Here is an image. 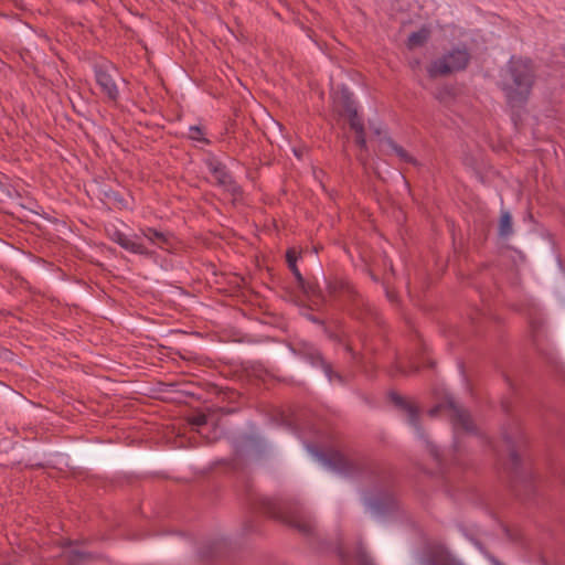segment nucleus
<instances>
[{
	"label": "nucleus",
	"mask_w": 565,
	"mask_h": 565,
	"mask_svg": "<svg viewBox=\"0 0 565 565\" xmlns=\"http://www.w3.org/2000/svg\"><path fill=\"white\" fill-rule=\"evenodd\" d=\"M227 540L221 537L207 541L199 550V555L203 562H211L226 555L228 551Z\"/></svg>",
	"instance_id": "dca6fc26"
},
{
	"label": "nucleus",
	"mask_w": 565,
	"mask_h": 565,
	"mask_svg": "<svg viewBox=\"0 0 565 565\" xmlns=\"http://www.w3.org/2000/svg\"><path fill=\"white\" fill-rule=\"evenodd\" d=\"M189 138L195 141L210 145V140L204 137V129L201 126H191Z\"/></svg>",
	"instance_id": "c85d7f7f"
},
{
	"label": "nucleus",
	"mask_w": 565,
	"mask_h": 565,
	"mask_svg": "<svg viewBox=\"0 0 565 565\" xmlns=\"http://www.w3.org/2000/svg\"><path fill=\"white\" fill-rule=\"evenodd\" d=\"M291 350L297 356L306 360L312 366L321 367L328 377L329 383H332L333 381H337L340 384L344 383L343 376L333 370L332 364L326 360L322 352L313 344L300 343L296 348H291Z\"/></svg>",
	"instance_id": "6e6552de"
},
{
	"label": "nucleus",
	"mask_w": 565,
	"mask_h": 565,
	"mask_svg": "<svg viewBox=\"0 0 565 565\" xmlns=\"http://www.w3.org/2000/svg\"><path fill=\"white\" fill-rule=\"evenodd\" d=\"M266 443L253 435H243L233 443V466L237 467L245 457L260 458L266 452Z\"/></svg>",
	"instance_id": "9b49d317"
},
{
	"label": "nucleus",
	"mask_w": 565,
	"mask_h": 565,
	"mask_svg": "<svg viewBox=\"0 0 565 565\" xmlns=\"http://www.w3.org/2000/svg\"><path fill=\"white\" fill-rule=\"evenodd\" d=\"M356 563L358 565H373L371 559L361 551L356 554Z\"/></svg>",
	"instance_id": "f704fd0d"
},
{
	"label": "nucleus",
	"mask_w": 565,
	"mask_h": 565,
	"mask_svg": "<svg viewBox=\"0 0 565 565\" xmlns=\"http://www.w3.org/2000/svg\"><path fill=\"white\" fill-rule=\"evenodd\" d=\"M306 317L312 323L320 326L322 328V330L324 329V326H328L324 320L320 319L319 317H317L315 315L309 313Z\"/></svg>",
	"instance_id": "e433bc0d"
},
{
	"label": "nucleus",
	"mask_w": 565,
	"mask_h": 565,
	"mask_svg": "<svg viewBox=\"0 0 565 565\" xmlns=\"http://www.w3.org/2000/svg\"><path fill=\"white\" fill-rule=\"evenodd\" d=\"M559 479L563 483H565V477L563 475H559Z\"/></svg>",
	"instance_id": "c03bdc74"
},
{
	"label": "nucleus",
	"mask_w": 565,
	"mask_h": 565,
	"mask_svg": "<svg viewBox=\"0 0 565 565\" xmlns=\"http://www.w3.org/2000/svg\"><path fill=\"white\" fill-rule=\"evenodd\" d=\"M333 110L339 118H344L349 126L351 122L363 120L358 111V103L354 99V95L345 85L340 86L333 97Z\"/></svg>",
	"instance_id": "1a4fd4ad"
},
{
	"label": "nucleus",
	"mask_w": 565,
	"mask_h": 565,
	"mask_svg": "<svg viewBox=\"0 0 565 565\" xmlns=\"http://www.w3.org/2000/svg\"><path fill=\"white\" fill-rule=\"evenodd\" d=\"M96 83L100 87L102 92L113 102H116L119 97L118 87L108 72V70L102 65H96L94 68Z\"/></svg>",
	"instance_id": "2eb2a0df"
},
{
	"label": "nucleus",
	"mask_w": 565,
	"mask_h": 565,
	"mask_svg": "<svg viewBox=\"0 0 565 565\" xmlns=\"http://www.w3.org/2000/svg\"><path fill=\"white\" fill-rule=\"evenodd\" d=\"M108 237L117 243L120 247H122L126 250H129L134 254L139 255H148V249L136 239H132L131 237L127 236L122 232H120L118 228L113 227L111 230H107Z\"/></svg>",
	"instance_id": "f3484780"
},
{
	"label": "nucleus",
	"mask_w": 565,
	"mask_h": 565,
	"mask_svg": "<svg viewBox=\"0 0 565 565\" xmlns=\"http://www.w3.org/2000/svg\"><path fill=\"white\" fill-rule=\"evenodd\" d=\"M424 565H463L450 550L440 543L428 544L423 553Z\"/></svg>",
	"instance_id": "f8f14e48"
},
{
	"label": "nucleus",
	"mask_w": 565,
	"mask_h": 565,
	"mask_svg": "<svg viewBox=\"0 0 565 565\" xmlns=\"http://www.w3.org/2000/svg\"><path fill=\"white\" fill-rule=\"evenodd\" d=\"M386 297L387 299L392 302V303H397L398 302V296L395 291L393 290H386Z\"/></svg>",
	"instance_id": "58836bf2"
},
{
	"label": "nucleus",
	"mask_w": 565,
	"mask_h": 565,
	"mask_svg": "<svg viewBox=\"0 0 565 565\" xmlns=\"http://www.w3.org/2000/svg\"><path fill=\"white\" fill-rule=\"evenodd\" d=\"M238 397V393L234 390H218L217 392V398L220 399V402H225V401H230V402H233L234 399H236Z\"/></svg>",
	"instance_id": "7c9ffc66"
},
{
	"label": "nucleus",
	"mask_w": 565,
	"mask_h": 565,
	"mask_svg": "<svg viewBox=\"0 0 565 565\" xmlns=\"http://www.w3.org/2000/svg\"><path fill=\"white\" fill-rule=\"evenodd\" d=\"M142 235L161 248L170 245L171 237L163 232L157 231L156 228L147 227L142 230Z\"/></svg>",
	"instance_id": "b1692460"
},
{
	"label": "nucleus",
	"mask_w": 565,
	"mask_h": 565,
	"mask_svg": "<svg viewBox=\"0 0 565 565\" xmlns=\"http://www.w3.org/2000/svg\"><path fill=\"white\" fill-rule=\"evenodd\" d=\"M333 324V327L324 326L323 333L330 341L341 345L345 342L348 335L342 331L341 322L339 320H335Z\"/></svg>",
	"instance_id": "5701e85b"
},
{
	"label": "nucleus",
	"mask_w": 565,
	"mask_h": 565,
	"mask_svg": "<svg viewBox=\"0 0 565 565\" xmlns=\"http://www.w3.org/2000/svg\"><path fill=\"white\" fill-rule=\"evenodd\" d=\"M244 487L245 500L252 511L262 512L287 524L306 539H312L317 535L315 520L299 503L281 498L259 495L248 481Z\"/></svg>",
	"instance_id": "f03ea898"
},
{
	"label": "nucleus",
	"mask_w": 565,
	"mask_h": 565,
	"mask_svg": "<svg viewBox=\"0 0 565 565\" xmlns=\"http://www.w3.org/2000/svg\"><path fill=\"white\" fill-rule=\"evenodd\" d=\"M443 412L448 413L449 420L454 430V451L459 452L462 446L463 435L479 436L480 431L476 425L470 412L458 405L455 398L446 394L443 396L435 406L428 411L430 417H436Z\"/></svg>",
	"instance_id": "39448f33"
},
{
	"label": "nucleus",
	"mask_w": 565,
	"mask_h": 565,
	"mask_svg": "<svg viewBox=\"0 0 565 565\" xmlns=\"http://www.w3.org/2000/svg\"><path fill=\"white\" fill-rule=\"evenodd\" d=\"M515 311L524 317L527 334L534 349L545 361L557 366L556 356L547 349V319L543 310L533 301L525 300L515 306Z\"/></svg>",
	"instance_id": "423d86ee"
},
{
	"label": "nucleus",
	"mask_w": 565,
	"mask_h": 565,
	"mask_svg": "<svg viewBox=\"0 0 565 565\" xmlns=\"http://www.w3.org/2000/svg\"><path fill=\"white\" fill-rule=\"evenodd\" d=\"M390 399L396 407H398L401 411L407 414L408 423L416 429L418 436L420 438H425L424 428L422 427L419 422V407L415 403L407 401L405 397H403L396 392L390 393Z\"/></svg>",
	"instance_id": "4468645a"
},
{
	"label": "nucleus",
	"mask_w": 565,
	"mask_h": 565,
	"mask_svg": "<svg viewBox=\"0 0 565 565\" xmlns=\"http://www.w3.org/2000/svg\"><path fill=\"white\" fill-rule=\"evenodd\" d=\"M472 542L473 544L476 545V547L481 551L482 553H484L489 561L491 562L492 565H504L502 562H500L497 557H494L493 555H489L488 553H486L484 551V546L483 544L479 541V540H475L472 539Z\"/></svg>",
	"instance_id": "473e14b6"
},
{
	"label": "nucleus",
	"mask_w": 565,
	"mask_h": 565,
	"mask_svg": "<svg viewBox=\"0 0 565 565\" xmlns=\"http://www.w3.org/2000/svg\"><path fill=\"white\" fill-rule=\"evenodd\" d=\"M329 297L342 303L358 305L360 295L354 286L343 279L330 280L327 285Z\"/></svg>",
	"instance_id": "ddd939ff"
},
{
	"label": "nucleus",
	"mask_w": 565,
	"mask_h": 565,
	"mask_svg": "<svg viewBox=\"0 0 565 565\" xmlns=\"http://www.w3.org/2000/svg\"><path fill=\"white\" fill-rule=\"evenodd\" d=\"M286 260H287L289 269L291 270V273L294 274V276H295V278L297 280V284L298 285H303L305 284V278L301 275L300 270L298 269V266H297V255H296V252L294 249H288L287 250V253H286Z\"/></svg>",
	"instance_id": "a878e982"
},
{
	"label": "nucleus",
	"mask_w": 565,
	"mask_h": 565,
	"mask_svg": "<svg viewBox=\"0 0 565 565\" xmlns=\"http://www.w3.org/2000/svg\"><path fill=\"white\" fill-rule=\"evenodd\" d=\"M370 313L374 317V320L380 323V316L376 311L370 309Z\"/></svg>",
	"instance_id": "79ce46f5"
},
{
	"label": "nucleus",
	"mask_w": 565,
	"mask_h": 565,
	"mask_svg": "<svg viewBox=\"0 0 565 565\" xmlns=\"http://www.w3.org/2000/svg\"><path fill=\"white\" fill-rule=\"evenodd\" d=\"M207 411L210 412V414H212V416H214V415L224 416V415H231V414L236 413L237 408L228 407V406H221V405H213V406L207 407Z\"/></svg>",
	"instance_id": "c756f323"
},
{
	"label": "nucleus",
	"mask_w": 565,
	"mask_h": 565,
	"mask_svg": "<svg viewBox=\"0 0 565 565\" xmlns=\"http://www.w3.org/2000/svg\"><path fill=\"white\" fill-rule=\"evenodd\" d=\"M106 196H107L108 199H111V200L117 201V202H119V203H122V202H124V200H122L121 198H119V194H118L117 192L106 193Z\"/></svg>",
	"instance_id": "ea45409f"
},
{
	"label": "nucleus",
	"mask_w": 565,
	"mask_h": 565,
	"mask_svg": "<svg viewBox=\"0 0 565 565\" xmlns=\"http://www.w3.org/2000/svg\"><path fill=\"white\" fill-rule=\"evenodd\" d=\"M341 345H343V347H344V350H345L348 353H350V354H351V356H352V359H353V360H356V359H358L359 354L353 350V348L351 347V344H350V343H349V341H348V338L345 339V342H344V343H342Z\"/></svg>",
	"instance_id": "4c0bfd02"
},
{
	"label": "nucleus",
	"mask_w": 565,
	"mask_h": 565,
	"mask_svg": "<svg viewBox=\"0 0 565 565\" xmlns=\"http://www.w3.org/2000/svg\"><path fill=\"white\" fill-rule=\"evenodd\" d=\"M350 129L353 130L355 134V138H354L355 145L360 148L361 151H366L367 146H366L365 128H364L363 120L359 121V122H351Z\"/></svg>",
	"instance_id": "393cba45"
},
{
	"label": "nucleus",
	"mask_w": 565,
	"mask_h": 565,
	"mask_svg": "<svg viewBox=\"0 0 565 565\" xmlns=\"http://www.w3.org/2000/svg\"><path fill=\"white\" fill-rule=\"evenodd\" d=\"M321 459L334 471L345 477H356L370 482L361 492L363 505L374 515L392 516L403 512L390 468L367 458H350L340 451L321 454Z\"/></svg>",
	"instance_id": "f257e3e1"
},
{
	"label": "nucleus",
	"mask_w": 565,
	"mask_h": 565,
	"mask_svg": "<svg viewBox=\"0 0 565 565\" xmlns=\"http://www.w3.org/2000/svg\"><path fill=\"white\" fill-rule=\"evenodd\" d=\"M536 81V68L530 57L512 55L501 75L499 87L511 107H521L530 98Z\"/></svg>",
	"instance_id": "7ed1b4c3"
},
{
	"label": "nucleus",
	"mask_w": 565,
	"mask_h": 565,
	"mask_svg": "<svg viewBox=\"0 0 565 565\" xmlns=\"http://www.w3.org/2000/svg\"><path fill=\"white\" fill-rule=\"evenodd\" d=\"M303 295L311 300L315 305L324 302V296L317 281H307L303 285H298Z\"/></svg>",
	"instance_id": "a211bd4d"
},
{
	"label": "nucleus",
	"mask_w": 565,
	"mask_h": 565,
	"mask_svg": "<svg viewBox=\"0 0 565 565\" xmlns=\"http://www.w3.org/2000/svg\"><path fill=\"white\" fill-rule=\"evenodd\" d=\"M434 97L444 106H450L457 97V89L454 85L446 84L436 89Z\"/></svg>",
	"instance_id": "412c9836"
},
{
	"label": "nucleus",
	"mask_w": 565,
	"mask_h": 565,
	"mask_svg": "<svg viewBox=\"0 0 565 565\" xmlns=\"http://www.w3.org/2000/svg\"><path fill=\"white\" fill-rule=\"evenodd\" d=\"M258 520L254 516L245 520L243 523V532L244 534H250L257 532Z\"/></svg>",
	"instance_id": "2f4dec72"
},
{
	"label": "nucleus",
	"mask_w": 565,
	"mask_h": 565,
	"mask_svg": "<svg viewBox=\"0 0 565 565\" xmlns=\"http://www.w3.org/2000/svg\"><path fill=\"white\" fill-rule=\"evenodd\" d=\"M435 365H436V362H435V361H433V360H427V361H426V363H424V364L422 365V367H429V369H434V367H435ZM419 370H420V365H418V364H416V365H413V366H412V373H417V372H419Z\"/></svg>",
	"instance_id": "c9c22d12"
},
{
	"label": "nucleus",
	"mask_w": 565,
	"mask_h": 565,
	"mask_svg": "<svg viewBox=\"0 0 565 565\" xmlns=\"http://www.w3.org/2000/svg\"><path fill=\"white\" fill-rule=\"evenodd\" d=\"M514 233L512 215L509 211L502 210L498 223V236L501 239H509Z\"/></svg>",
	"instance_id": "6ab92c4d"
},
{
	"label": "nucleus",
	"mask_w": 565,
	"mask_h": 565,
	"mask_svg": "<svg viewBox=\"0 0 565 565\" xmlns=\"http://www.w3.org/2000/svg\"><path fill=\"white\" fill-rule=\"evenodd\" d=\"M502 408L504 409L505 413H509L510 409H511L510 403L507 402V401H503L502 402Z\"/></svg>",
	"instance_id": "a19ab883"
},
{
	"label": "nucleus",
	"mask_w": 565,
	"mask_h": 565,
	"mask_svg": "<svg viewBox=\"0 0 565 565\" xmlns=\"http://www.w3.org/2000/svg\"><path fill=\"white\" fill-rule=\"evenodd\" d=\"M430 31L426 26H423L416 32H412L408 35L406 46L408 50H414L416 47L423 46L429 39Z\"/></svg>",
	"instance_id": "4be33fe9"
},
{
	"label": "nucleus",
	"mask_w": 565,
	"mask_h": 565,
	"mask_svg": "<svg viewBox=\"0 0 565 565\" xmlns=\"http://www.w3.org/2000/svg\"><path fill=\"white\" fill-rule=\"evenodd\" d=\"M212 414H210V412L207 411V407L205 408V412H198L195 414H193L190 418H189V423L192 425V426H203L205 424H207V422L212 418Z\"/></svg>",
	"instance_id": "cd10ccee"
},
{
	"label": "nucleus",
	"mask_w": 565,
	"mask_h": 565,
	"mask_svg": "<svg viewBox=\"0 0 565 565\" xmlns=\"http://www.w3.org/2000/svg\"><path fill=\"white\" fill-rule=\"evenodd\" d=\"M471 61V54L466 45L452 47L441 57L433 61L427 67L429 78L447 76L455 72L465 71Z\"/></svg>",
	"instance_id": "0eeeda50"
},
{
	"label": "nucleus",
	"mask_w": 565,
	"mask_h": 565,
	"mask_svg": "<svg viewBox=\"0 0 565 565\" xmlns=\"http://www.w3.org/2000/svg\"><path fill=\"white\" fill-rule=\"evenodd\" d=\"M502 438L509 451V462L505 469L509 473L510 487L516 497L527 500L535 493L534 477L523 469L521 459V452L527 446V438L518 424L504 429Z\"/></svg>",
	"instance_id": "20e7f679"
},
{
	"label": "nucleus",
	"mask_w": 565,
	"mask_h": 565,
	"mask_svg": "<svg viewBox=\"0 0 565 565\" xmlns=\"http://www.w3.org/2000/svg\"><path fill=\"white\" fill-rule=\"evenodd\" d=\"M384 141L390 147V149L398 157L401 161L409 163L414 167L420 166L416 158L409 154L402 146L396 143L392 138L387 137L384 139Z\"/></svg>",
	"instance_id": "aec40b11"
},
{
	"label": "nucleus",
	"mask_w": 565,
	"mask_h": 565,
	"mask_svg": "<svg viewBox=\"0 0 565 565\" xmlns=\"http://www.w3.org/2000/svg\"><path fill=\"white\" fill-rule=\"evenodd\" d=\"M0 388H2L4 392L12 391L10 386L6 385L4 383L0 382Z\"/></svg>",
	"instance_id": "37998d69"
},
{
	"label": "nucleus",
	"mask_w": 565,
	"mask_h": 565,
	"mask_svg": "<svg viewBox=\"0 0 565 565\" xmlns=\"http://www.w3.org/2000/svg\"><path fill=\"white\" fill-rule=\"evenodd\" d=\"M426 447H427V450L429 451L430 456L437 461V462H441V454L440 451L438 450V447L436 445H434L431 441L429 440H426Z\"/></svg>",
	"instance_id": "72a5a7b5"
},
{
	"label": "nucleus",
	"mask_w": 565,
	"mask_h": 565,
	"mask_svg": "<svg viewBox=\"0 0 565 565\" xmlns=\"http://www.w3.org/2000/svg\"><path fill=\"white\" fill-rule=\"evenodd\" d=\"M92 559L90 553H85L81 551H72L67 556L68 565H83L85 562Z\"/></svg>",
	"instance_id": "bb28decb"
},
{
	"label": "nucleus",
	"mask_w": 565,
	"mask_h": 565,
	"mask_svg": "<svg viewBox=\"0 0 565 565\" xmlns=\"http://www.w3.org/2000/svg\"><path fill=\"white\" fill-rule=\"evenodd\" d=\"M205 164L214 177L216 185L228 192L234 199L243 195L242 186L236 182L226 164L216 158H209Z\"/></svg>",
	"instance_id": "9d476101"
}]
</instances>
